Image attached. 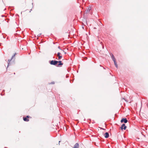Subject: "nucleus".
<instances>
[{
	"mask_svg": "<svg viewBox=\"0 0 148 148\" xmlns=\"http://www.w3.org/2000/svg\"><path fill=\"white\" fill-rule=\"evenodd\" d=\"M128 120L126 118H122L121 120V123H126L127 122Z\"/></svg>",
	"mask_w": 148,
	"mask_h": 148,
	"instance_id": "20e7f679",
	"label": "nucleus"
},
{
	"mask_svg": "<svg viewBox=\"0 0 148 148\" xmlns=\"http://www.w3.org/2000/svg\"><path fill=\"white\" fill-rule=\"evenodd\" d=\"M90 9H91V8H89L88 9H87L86 10H85L86 13H86H88L89 12Z\"/></svg>",
	"mask_w": 148,
	"mask_h": 148,
	"instance_id": "9b49d317",
	"label": "nucleus"
},
{
	"mask_svg": "<svg viewBox=\"0 0 148 148\" xmlns=\"http://www.w3.org/2000/svg\"><path fill=\"white\" fill-rule=\"evenodd\" d=\"M5 90H3L2 91V92L1 93V96H3L4 95H5Z\"/></svg>",
	"mask_w": 148,
	"mask_h": 148,
	"instance_id": "ddd939ff",
	"label": "nucleus"
},
{
	"mask_svg": "<svg viewBox=\"0 0 148 148\" xmlns=\"http://www.w3.org/2000/svg\"><path fill=\"white\" fill-rule=\"evenodd\" d=\"M82 28L83 29H84V27L83 26H82Z\"/></svg>",
	"mask_w": 148,
	"mask_h": 148,
	"instance_id": "b1692460",
	"label": "nucleus"
},
{
	"mask_svg": "<svg viewBox=\"0 0 148 148\" xmlns=\"http://www.w3.org/2000/svg\"><path fill=\"white\" fill-rule=\"evenodd\" d=\"M104 137L106 138H108L109 136V134L108 132H106L104 134Z\"/></svg>",
	"mask_w": 148,
	"mask_h": 148,
	"instance_id": "1a4fd4ad",
	"label": "nucleus"
},
{
	"mask_svg": "<svg viewBox=\"0 0 148 148\" xmlns=\"http://www.w3.org/2000/svg\"><path fill=\"white\" fill-rule=\"evenodd\" d=\"M4 148H7V147H4Z\"/></svg>",
	"mask_w": 148,
	"mask_h": 148,
	"instance_id": "cd10ccee",
	"label": "nucleus"
},
{
	"mask_svg": "<svg viewBox=\"0 0 148 148\" xmlns=\"http://www.w3.org/2000/svg\"><path fill=\"white\" fill-rule=\"evenodd\" d=\"M60 141H59V144L60 143Z\"/></svg>",
	"mask_w": 148,
	"mask_h": 148,
	"instance_id": "393cba45",
	"label": "nucleus"
},
{
	"mask_svg": "<svg viewBox=\"0 0 148 148\" xmlns=\"http://www.w3.org/2000/svg\"><path fill=\"white\" fill-rule=\"evenodd\" d=\"M1 17H4V15H1Z\"/></svg>",
	"mask_w": 148,
	"mask_h": 148,
	"instance_id": "6ab92c4d",
	"label": "nucleus"
},
{
	"mask_svg": "<svg viewBox=\"0 0 148 148\" xmlns=\"http://www.w3.org/2000/svg\"><path fill=\"white\" fill-rule=\"evenodd\" d=\"M63 51L64 52L65 54H66V53L63 50Z\"/></svg>",
	"mask_w": 148,
	"mask_h": 148,
	"instance_id": "dca6fc26",
	"label": "nucleus"
},
{
	"mask_svg": "<svg viewBox=\"0 0 148 148\" xmlns=\"http://www.w3.org/2000/svg\"><path fill=\"white\" fill-rule=\"evenodd\" d=\"M57 62L58 63V64H57V65H56L57 66H62L63 65V63H62V61H57Z\"/></svg>",
	"mask_w": 148,
	"mask_h": 148,
	"instance_id": "0eeeda50",
	"label": "nucleus"
},
{
	"mask_svg": "<svg viewBox=\"0 0 148 148\" xmlns=\"http://www.w3.org/2000/svg\"><path fill=\"white\" fill-rule=\"evenodd\" d=\"M3 37L4 38H5V37L4 36H3Z\"/></svg>",
	"mask_w": 148,
	"mask_h": 148,
	"instance_id": "5701e85b",
	"label": "nucleus"
},
{
	"mask_svg": "<svg viewBox=\"0 0 148 148\" xmlns=\"http://www.w3.org/2000/svg\"><path fill=\"white\" fill-rule=\"evenodd\" d=\"M33 4H34L33 3H32V8L33 7Z\"/></svg>",
	"mask_w": 148,
	"mask_h": 148,
	"instance_id": "aec40b11",
	"label": "nucleus"
},
{
	"mask_svg": "<svg viewBox=\"0 0 148 148\" xmlns=\"http://www.w3.org/2000/svg\"><path fill=\"white\" fill-rule=\"evenodd\" d=\"M57 55L58 56V58L57 59V58H56V59H58V60H60L62 58V55L61 53L60 52H58L57 54H56V53H55L54 54V55L55 56H56V55Z\"/></svg>",
	"mask_w": 148,
	"mask_h": 148,
	"instance_id": "f03ea898",
	"label": "nucleus"
},
{
	"mask_svg": "<svg viewBox=\"0 0 148 148\" xmlns=\"http://www.w3.org/2000/svg\"><path fill=\"white\" fill-rule=\"evenodd\" d=\"M16 54V53H15L14 55H13L11 58V59H9L8 60V66H7V68L10 65V61H11V60L13 59L14 58V56H15V55Z\"/></svg>",
	"mask_w": 148,
	"mask_h": 148,
	"instance_id": "7ed1b4c3",
	"label": "nucleus"
},
{
	"mask_svg": "<svg viewBox=\"0 0 148 148\" xmlns=\"http://www.w3.org/2000/svg\"><path fill=\"white\" fill-rule=\"evenodd\" d=\"M32 10V9H31L30 10V11H29V12H31V11Z\"/></svg>",
	"mask_w": 148,
	"mask_h": 148,
	"instance_id": "412c9836",
	"label": "nucleus"
},
{
	"mask_svg": "<svg viewBox=\"0 0 148 148\" xmlns=\"http://www.w3.org/2000/svg\"><path fill=\"white\" fill-rule=\"evenodd\" d=\"M102 130H105V129H104V128H102Z\"/></svg>",
	"mask_w": 148,
	"mask_h": 148,
	"instance_id": "bb28decb",
	"label": "nucleus"
},
{
	"mask_svg": "<svg viewBox=\"0 0 148 148\" xmlns=\"http://www.w3.org/2000/svg\"><path fill=\"white\" fill-rule=\"evenodd\" d=\"M114 64L116 66V67L117 68H118V65L117 64V62L116 61H114Z\"/></svg>",
	"mask_w": 148,
	"mask_h": 148,
	"instance_id": "f8f14e48",
	"label": "nucleus"
},
{
	"mask_svg": "<svg viewBox=\"0 0 148 148\" xmlns=\"http://www.w3.org/2000/svg\"><path fill=\"white\" fill-rule=\"evenodd\" d=\"M58 49H60V46H58Z\"/></svg>",
	"mask_w": 148,
	"mask_h": 148,
	"instance_id": "a211bd4d",
	"label": "nucleus"
},
{
	"mask_svg": "<svg viewBox=\"0 0 148 148\" xmlns=\"http://www.w3.org/2000/svg\"><path fill=\"white\" fill-rule=\"evenodd\" d=\"M69 77V75H67L66 76V77L67 78Z\"/></svg>",
	"mask_w": 148,
	"mask_h": 148,
	"instance_id": "f3484780",
	"label": "nucleus"
},
{
	"mask_svg": "<svg viewBox=\"0 0 148 148\" xmlns=\"http://www.w3.org/2000/svg\"><path fill=\"white\" fill-rule=\"evenodd\" d=\"M110 54V56H111V57L112 58V60L114 62V61H116V59L115 58V57H114V55H113V54L112 53H111Z\"/></svg>",
	"mask_w": 148,
	"mask_h": 148,
	"instance_id": "6e6552de",
	"label": "nucleus"
},
{
	"mask_svg": "<svg viewBox=\"0 0 148 148\" xmlns=\"http://www.w3.org/2000/svg\"><path fill=\"white\" fill-rule=\"evenodd\" d=\"M49 63L52 65L56 66L58 64L57 61L56 60H49Z\"/></svg>",
	"mask_w": 148,
	"mask_h": 148,
	"instance_id": "f257e3e1",
	"label": "nucleus"
},
{
	"mask_svg": "<svg viewBox=\"0 0 148 148\" xmlns=\"http://www.w3.org/2000/svg\"><path fill=\"white\" fill-rule=\"evenodd\" d=\"M41 33L40 34H38L37 36L38 37H40V35H41Z\"/></svg>",
	"mask_w": 148,
	"mask_h": 148,
	"instance_id": "4468645a",
	"label": "nucleus"
},
{
	"mask_svg": "<svg viewBox=\"0 0 148 148\" xmlns=\"http://www.w3.org/2000/svg\"><path fill=\"white\" fill-rule=\"evenodd\" d=\"M102 48H103H103H104V46L103 45L102 46Z\"/></svg>",
	"mask_w": 148,
	"mask_h": 148,
	"instance_id": "4be33fe9",
	"label": "nucleus"
},
{
	"mask_svg": "<svg viewBox=\"0 0 148 148\" xmlns=\"http://www.w3.org/2000/svg\"><path fill=\"white\" fill-rule=\"evenodd\" d=\"M29 117H30V116L29 115L25 117H23V120L25 121H29L28 119Z\"/></svg>",
	"mask_w": 148,
	"mask_h": 148,
	"instance_id": "39448f33",
	"label": "nucleus"
},
{
	"mask_svg": "<svg viewBox=\"0 0 148 148\" xmlns=\"http://www.w3.org/2000/svg\"><path fill=\"white\" fill-rule=\"evenodd\" d=\"M127 126L125 125V124H123L121 126L120 128L122 130H125L127 128Z\"/></svg>",
	"mask_w": 148,
	"mask_h": 148,
	"instance_id": "423d86ee",
	"label": "nucleus"
},
{
	"mask_svg": "<svg viewBox=\"0 0 148 148\" xmlns=\"http://www.w3.org/2000/svg\"><path fill=\"white\" fill-rule=\"evenodd\" d=\"M79 144L78 143H76L74 145V146L72 148H79Z\"/></svg>",
	"mask_w": 148,
	"mask_h": 148,
	"instance_id": "9d476101",
	"label": "nucleus"
},
{
	"mask_svg": "<svg viewBox=\"0 0 148 148\" xmlns=\"http://www.w3.org/2000/svg\"><path fill=\"white\" fill-rule=\"evenodd\" d=\"M100 128L101 129H102V128H102L101 127H100Z\"/></svg>",
	"mask_w": 148,
	"mask_h": 148,
	"instance_id": "a878e982",
	"label": "nucleus"
},
{
	"mask_svg": "<svg viewBox=\"0 0 148 148\" xmlns=\"http://www.w3.org/2000/svg\"><path fill=\"white\" fill-rule=\"evenodd\" d=\"M103 69H105V68L104 67H103Z\"/></svg>",
	"mask_w": 148,
	"mask_h": 148,
	"instance_id": "c85d7f7f",
	"label": "nucleus"
},
{
	"mask_svg": "<svg viewBox=\"0 0 148 148\" xmlns=\"http://www.w3.org/2000/svg\"><path fill=\"white\" fill-rule=\"evenodd\" d=\"M14 74H15V73H14Z\"/></svg>",
	"mask_w": 148,
	"mask_h": 148,
	"instance_id": "c756f323",
	"label": "nucleus"
},
{
	"mask_svg": "<svg viewBox=\"0 0 148 148\" xmlns=\"http://www.w3.org/2000/svg\"><path fill=\"white\" fill-rule=\"evenodd\" d=\"M55 84V82H51L50 83V84Z\"/></svg>",
	"mask_w": 148,
	"mask_h": 148,
	"instance_id": "2eb2a0df",
	"label": "nucleus"
}]
</instances>
